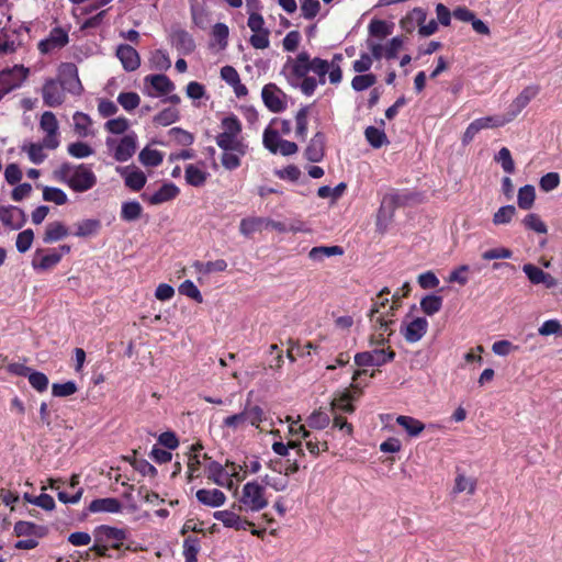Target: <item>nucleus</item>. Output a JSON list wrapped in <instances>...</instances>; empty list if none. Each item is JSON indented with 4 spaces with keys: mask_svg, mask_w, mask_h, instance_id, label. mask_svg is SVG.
I'll return each instance as SVG.
<instances>
[{
    "mask_svg": "<svg viewBox=\"0 0 562 562\" xmlns=\"http://www.w3.org/2000/svg\"><path fill=\"white\" fill-rule=\"evenodd\" d=\"M289 67L290 85L310 97L315 92L317 85H325L329 63L319 57L311 58L310 54L303 50L296 55Z\"/></svg>",
    "mask_w": 562,
    "mask_h": 562,
    "instance_id": "nucleus-1",
    "label": "nucleus"
},
{
    "mask_svg": "<svg viewBox=\"0 0 562 562\" xmlns=\"http://www.w3.org/2000/svg\"><path fill=\"white\" fill-rule=\"evenodd\" d=\"M54 176L58 181L66 183L72 191L79 193L86 192L97 184V176L85 164L74 166L64 162L54 171Z\"/></svg>",
    "mask_w": 562,
    "mask_h": 562,
    "instance_id": "nucleus-2",
    "label": "nucleus"
},
{
    "mask_svg": "<svg viewBox=\"0 0 562 562\" xmlns=\"http://www.w3.org/2000/svg\"><path fill=\"white\" fill-rule=\"evenodd\" d=\"M390 294V290L387 288H383L378 294L379 301L374 302L372 308L369 313V318L372 324V328L376 330L387 331L391 325L394 323L391 316L394 315V312L401 305L400 302V292H395L393 294V303L389 304V299H382L383 295Z\"/></svg>",
    "mask_w": 562,
    "mask_h": 562,
    "instance_id": "nucleus-3",
    "label": "nucleus"
},
{
    "mask_svg": "<svg viewBox=\"0 0 562 562\" xmlns=\"http://www.w3.org/2000/svg\"><path fill=\"white\" fill-rule=\"evenodd\" d=\"M265 486L256 481L247 482L241 490V495L233 508L238 512L258 513L268 506Z\"/></svg>",
    "mask_w": 562,
    "mask_h": 562,
    "instance_id": "nucleus-4",
    "label": "nucleus"
},
{
    "mask_svg": "<svg viewBox=\"0 0 562 562\" xmlns=\"http://www.w3.org/2000/svg\"><path fill=\"white\" fill-rule=\"evenodd\" d=\"M29 74V68L22 65H15L0 71V100L12 90L20 88Z\"/></svg>",
    "mask_w": 562,
    "mask_h": 562,
    "instance_id": "nucleus-5",
    "label": "nucleus"
},
{
    "mask_svg": "<svg viewBox=\"0 0 562 562\" xmlns=\"http://www.w3.org/2000/svg\"><path fill=\"white\" fill-rule=\"evenodd\" d=\"M40 128L45 133L43 140L46 149H56L60 144L56 115L50 111H45L40 120Z\"/></svg>",
    "mask_w": 562,
    "mask_h": 562,
    "instance_id": "nucleus-6",
    "label": "nucleus"
},
{
    "mask_svg": "<svg viewBox=\"0 0 562 562\" xmlns=\"http://www.w3.org/2000/svg\"><path fill=\"white\" fill-rule=\"evenodd\" d=\"M394 358L395 352L391 349H374L356 353L355 364L358 367H381L393 361Z\"/></svg>",
    "mask_w": 562,
    "mask_h": 562,
    "instance_id": "nucleus-7",
    "label": "nucleus"
},
{
    "mask_svg": "<svg viewBox=\"0 0 562 562\" xmlns=\"http://www.w3.org/2000/svg\"><path fill=\"white\" fill-rule=\"evenodd\" d=\"M540 91L539 86L530 85L522 89V91L508 105L507 112L505 113L508 122L514 121L520 112L535 99Z\"/></svg>",
    "mask_w": 562,
    "mask_h": 562,
    "instance_id": "nucleus-8",
    "label": "nucleus"
},
{
    "mask_svg": "<svg viewBox=\"0 0 562 562\" xmlns=\"http://www.w3.org/2000/svg\"><path fill=\"white\" fill-rule=\"evenodd\" d=\"M144 83V92L149 97L165 95L175 90L173 82L161 74L146 76Z\"/></svg>",
    "mask_w": 562,
    "mask_h": 562,
    "instance_id": "nucleus-9",
    "label": "nucleus"
},
{
    "mask_svg": "<svg viewBox=\"0 0 562 562\" xmlns=\"http://www.w3.org/2000/svg\"><path fill=\"white\" fill-rule=\"evenodd\" d=\"M69 43V35L63 27H54L50 30L48 36L42 40L37 47L41 54H49L55 49H60Z\"/></svg>",
    "mask_w": 562,
    "mask_h": 562,
    "instance_id": "nucleus-10",
    "label": "nucleus"
},
{
    "mask_svg": "<svg viewBox=\"0 0 562 562\" xmlns=\"http://www.w3.org/2000/svg\"><path fill=\"white\" fill-rule=\"evenodd\" d=\"M261 97L265 105L273 113L282 112L286 104L283 101L285 93L274 83H268L262 88Z\"/></svg>",
    "mask_w": 562,
    "mask_h": 562,
    "instance_id": "nucleus-11",
    "label": "nucleus"
},
{
    "mask_svg": "<svg viewBox=\"0 0 562 562\" xmlns=\"http://www.w3.org/2000/svg\"><path fill=\"white\" fill-rule=\"evenodd\" d=\"M61 260V254L56 248L47 250L37 249L32 259V268L35 271H48L57 266Z\"/></svg>",
    "mask_w": 562,
    "mask_h": 562,
    "instance_id": "nucleus-12",
    "label": "nucleus"
},
{
    "mask_svg": "<svg viewBox=\"0 0 562 562\" xmlns=\"http://www.w3.org/2000/svg\"><path fill=\"white\" fill-rule=\"evenodd\" d=\"M42 98L45 105L59 106L65 100L63 86L54 79H47L42 88Z\"/></svg>",
    "mask_w": 562,
    "mask_h": 562,
    "instance_id": "nucleus-13",
    "label": "nucleus"
},
{
    "mask_svg": "<svg viewBox=\"0 0 562 562\" xmlns=\"http://www.w3.org/2000/svg\"><path fill=\"white\" fill-rule=\"evenodd\" d=\"M179 193V188L175 183L168 182L164 183L159 188V190H157L153 194H149L148 192H143L140 194V198L151 205H158L176 199Z\"/></svg>",
    "mask_w": 562,
    "mask_h": 562,
    "instance_id": "nucleus-14",
    "label": "nucleus"
},
{
    "mask_svg": "<svg viewBox=\"0 0 562 562\" xmlns=\"http://www.w3.org/2000/svg\"><path fill=\"white\" fill-rule=\"evenodd\" d=\"M235 510L237 508H233L231 510H217L213 514V517L221 521L226 528H232L237 531L246 530L248 527L254 524L246 518H241Z\"/></svg>",
    "mask_w": 562,
    "mask_h": 562,
    "instance_id": "nucleus-15",
    "label": "nucleus"
},
{
    "mask_svg": "<svg viewBox=\"0 0 562 562\" xmlns=\"http://www.w3.org/2000/svg\"><path fill=\"white\" fill-rule=\"evenodd\" d=\"M60 74H70V79H63L60 85L64 91L67 90L74 95H80L83 91V87L78 76V68L74 63H63L60 65Z\"/></svg>",
    "mask_w": 562,
    "mask_h": 562,
    "instance_id": "nucleus-16",
    "label": "nucleus"
},
{
    "mask_svg": "<svg viewBox=\"0 0 562 562\" xmlns=\"http://www.w3.org/2000/svg\"><path fill=\"white\" fill-rule=\"evenodd\" d=\"M428 322L425 317H416L407 325L402 327L401 331L407 342L414 344L419 341L427 333Z\"/></svg>",
    "mask_w": 562,
    "mask_h": 562,
    "instance_id": "nucleus-17",
    "label": "nucleus"
},
{
    "mask_svg": "<svg viewBox=\"0 0 562 562\" xmlns=\"http://www.w3.org/2000/svg\"><path fill=\"white\" fill-rule=\"evenodd\" d=\"M26 221L25 213L22 209L13 205L0 207V222L4 226L19 229Z\"/></svg>",
    "mask_w": 562,
    "mask_h": 562,
    "instance_id": "nucleus-18",
    "label": "nucleus"
},
{
    "mask_svg": "<svg viewBox=\"0 0 562 562\" xmlns=\"http://www.w3.org/2000/svg\"><path fill=\"white\" fill-rule=\"evenodd\" d=\"M116 57L125 71H134L140 66V57L137 50L127 44H121L116 48Z\"/></svg>",
    "mask_w": 562,
    "mask_h": 562,
    "instance_id": "nucleus-19",
    "label": "nucleus"
},
{
    "mask_svg": "<svg viewBox=\"0 0 562 562\" xmlns=\"http://www.w3.org/2000/svg\"><path fill=\"white\" fill-rule=\"evenodd\" d=\"M408 195L404 193H400L397 191H391L386 193L381 202V206L379 210V216H389L391 217L394 213V211L403 206L407 203Z\"/></svg>",
    "mask_w": 562,
    "mask_h": 562,
    "instance_id": "nucleus-20",
    "label": "nucleus"
},
{
    "mask_svg": "<svg viewBox=\"0 0 562 562\" xmlns=\"http://www.w3.org/2000/svg\"><path fill=\"white\" fill-rule=\"evenodd\" d=\"M120 175L124 178V183L134 192L140 191L147 181L146 175L137 169L131 167L117 168Z\"/></svg>",
    "mask_w": 562,
    "mask_h": 562,
    "instance_id": "nucleus-21",
    "label": "nucleus"
},
{
    "mask_svg": "<svg viewBox=\"0 0 562 562\" xmlns=\"http://www.w3.org/2000/svg\"><path fill=\"white\" fill-rule=\"evenodd\" d=\"M325 140L326 137L323 132L314 134L304 151V156L308 161L319 162L324 158Z\"/></svg>",
    "mask_w": 562,
    "mask_h": 562,
    "instance_id": "nucleus-22",
    "label": "nucleus"
},
{
    "mask_svg": "<svg viewBox=\"0 0 562 562\" xmlns=\"http://www.w3.org/2000/svg\"><path fill=\"white\" fill-rule=\"evenodd\" d=\"M137 136L135 133H130L121 138L115 147L114 158L116 161H127L136 151Z\"/></svg>",
    "mask_w": 562,
    "mask_h": 562,
    "instance_id": "nucleus-23",
    "label": "nucleus"
},
{
    "mask_svg": "<svg viewBox=\"0 0 562 562\" xmlns=\"http://www.w3.org/2000/svg\"><path fill=\"white\" fill-rule=\"evenodd\" d=\"M13 532L19 538H44L48 533V528L31 521L20 520L15 522Z\"/></svg>",
    "mask_w": 562,
    "mask_h": 562,
    "instance_id": "nucleus-24",
    "label": "nucleus"
},
{
    "mask_svg": "<svg viewBox=\"0 0 562 562\" xmlns=\"http://www.w3.org/2000/svg\"><path fill=\"white\" fill-rule=\"evenodd\" d=\"M98 540L110 543L114 549H120L123 541L126 539V531L110 526H101L97 530Z\"/></svg>",
    "mask_w": 562,
    "mask_h": 562,
    "instance_id": "nucleus-25",
    "label": "nucleus"
},
{
    "mask_svg": "<svg viewBox=\"0 0 562 562\" xmlns=\"http://www.w3.org/2000/svg\"><path fill=\"white\" fill-rule=\"evenodd\" d=\"M171 44L182 54H191L195 49L192 35L181 29L173 30L170 35Z\"/></svg>",
    "mask_w": 562,
    "mask_h": 562,
    "instance_id": "nucleus-26",
    "label": "nucleus"
},
{
    "mask_svg": "<svg viewBox=\"0 0 562 562\" xmlns=\"http://www.w3.org/2000/svg\"><path fill=\"white\" fill-rule=\"evenodd\" d=\"M299 430L302 432L305 447L312 456L317 457L321 451L328 450V443L325 439H321L316 434L307 430L305 426H300Z\"/></svg>",
    "mask_w": 562,
    "mask_h": 562,
    "instance_id": "nucleus-27",
    "label": "nucleus"
},
{
    "mask_svg": "<svg viewBox=\"0 0 562 562\" xmlns=\"http://www.w3.org/2000/svg\"><path fill=\"white\" fill-rule=\"evenodd\" d=\"M216 144L224 151H236L239 155H246L248 150V145L239 139L236 135L220 133L216 136Z\"/></svg>",
    "mask_w": 562,
    "mask_h": 562,
    "instance_id": "nucleus-28",
    "label": "nucleus"
},
{
    "mask_svg": "<svg viewBox=\"0 0 562 562\" xmlns=\"http://www.w3.org/2000/svg\"><path fill=\"white\" fill-rule=\"evenodd\" d=\"M360 396V393L350 389H345L341 393H339L331 402V408L334 411H340L344 413H352L355 411V406L352 405V401L357 400Z\"/></svg>",
    "mask_w": 562,
    "mask_h": 562,
    "instance_id": "nucleus-29",
    "label": "nucleus"
},
{
    "mask_svg": "<svg viewBox=\"0 0 562 562\" xmlns=\"http://www.w3.org/2000/svg\"><path fill=\"white\" fill-rule=\"evenodd\" d=\"M195 496L201 504L209 507H220L226 502L225 494L217 488H201L196 492Z\"/></svg>",
    "mask_w": 562,
    "mask_h": 562,
    "instance_id": "nucleus-30",
    "label": "nucleus"
},
{
    "mask_svg": "<svg viewBox=\"0 0 562 562\" xmlns=\"http://www.w3.org/2000/svg\"><path fill=\"white\" fill-rule=\"evenodd\" d=\"M207 472L209 479L212 480L216 485L226 486L228 488L233 486L232 479H228V472L220 462L212 461L207 465Z\"/></svg>",
    "mask_w": 562,
    "mask_h": 562,
    "instance_id": "nucleus-31",
    "label": "nucleus"
},
{
    "mask_svg": "<svg viewBox=\"0 0 562 562\" xmlns=\"http://www.w3.org/2000/svg\"><path fill=\"white\" fill-rule=\"evenodd\" d=\"M427 12L422 8H414L407 15L401 20V27L405 32H413L416 26L420 27L425 23Z\"/></svg>",
    "mask_w": 562,
    "mask_h": 562,
    "instance_id": "nucleus-32",
    "label": "nucleus"
},
{
    "mask_svg": "<svg viewBox=\"0 0 562 562\" xmlns=\"http://www.w3.org/2000/svg\"><path fill=\"white\" fill-rule=\"evenodd\" d=\"M121 508V503L112 497L93 499L88 506L90 513H119Z\"/></svg>",
    "mask_w": 562,
    "mask_h": 562,
    "instance_id": "nucleus-33",
    "label": "nucleus"
},
{
    "mask_svg": "<svg viewBox=\"0 0 562 562\" xmlns=\"http://www.w3.org/2000/svg\"><path fill=\"white\" fill-rule=\"evenodd\" d=\"M68 234V228L61 222H52L46 225L43 241L52 244L67 237Z\"/></svg>",
    "mask_w": 562,
    "mask_h": 562,
    "instance_id": "nucleus-34",
    "label": "nucleus"
},
{
    "mask_svg": "<svg viewBox=\"0 0 562 562\" xmlns=\"http://www.w3.org/2000/svg\"><path fill=\"white\" fill-rule=\"evenodd\" d=\"M207 177L209 173L206 171L193 164H189L184 169L186 181L192 187H202L205 183Z\"/></svg>",
    "mask_w": 562,
    "mask_h": 562,
    "instance_id": "nucleus-35",
    "label": "nucleus"
},
{
    "mask_svg": "<svg viewBox=\"0 0 562 562\" xmlns=\"http://www.w3.org/2000/svg\"><path fill=\"white\" fill-rule=\"evenodd\" d=\"M397 425H400L408 436L411 437H417L422 434V431L425 429V424L420 420L405 415H400L396 418Z\"/></svg>",
    "mask_w": 562,
    "mask_h": 562,
    "instance_id": "nucleus-36",
    "label": "nucleus"
},
{
    "mask_svg": "<svg viewBox=\"0 0 562 562\" xmlns=\"http://www.w3.org/2000/svg\"><path fill=\"white\" fill-rule=\"evenodd\" d=\"M74 130L79 137H88L92 135L90 130L92 121L90 116L83 112H76L72 116Z\"/></svg>",
    "mask_w": 562,
    "mask_h": 562,
    "instance_id": "nucleus-37",
    "label": "nucleus"
},
{
    "mask_svg": "<svg viewBox=\"0 0 562 562\" xmlns=\"http://www.w3.org/2000/svg\"><path fill=\"white\" fill-rule=\"evenodd\" d=\"M341 255H344V249L340 246H318L310 250L308 258L313 261H322L325 257Z\"/></svg>",
    "mask_w": 562,
    "mask_h": 562,
    "instance_id": "nucleus-38",
    "label": "nucleus"
},
{
    "mask_svg": "<svg viewBox=\"0 0 562 562\" xmlns=\"http://www.w3.org/2000/svg\"><path fill=\"white\" fill-rule=\"evenodd\" d=\"M45 148H46V146L44 145V140H42V143L24 144L21 149H22V151H25L27 154L29 159L33 164L40 165L47 157V155L44 153Z\"/></svg>",
    "mask_w": 562,
    "mask_h": 562,
    "instance_id": "nucleus-39",
    "label": "nucleus"
},
{
    "mask_svg": "<svg viewBox=\"0 0 562 562\" xmlns=\"http://www.w3.org/2000/svg\"><path fill=\"white\" fill-rule=\"evenodd\" d=\"M201 549V541L198 537L189 536L183 541V557L186 562H198V553Z\"/></svg>",
    "mask_w": 562,
    "mask_h": 562,
    "instance_id": "nucleus-40",
    "label": "nucleus"
},
{
    "mask_svg": "<svg viewBox=\"0 0 562 562\" xmlns=\"http://www.w3.org/2000/svg\"><path fill=\"white\" fill-rule=\"evenodd\" d=\"M143 207L137 201H127L122 203L121 218L125 222L137 221L142 216Z\"/></svg>",
    "mask_w": 562,
    "mask_h": 562,
    "instance_id": "nucleus-41",
    "label": "nucleus"
},
{
    "mask_svg": "<svg viewBox=\"0 0 562 562\" xmlns=\"http://www.w3.org/2000/svg\"><path fill=\"white\" fill-rule=\"evenodd\" d=\"M192 267L199 273L210 274L212 272L225 271L227 268V262L224 259H217L215 261L207 262L194 261Z\"/></svg>",
    "mask_w": 562,
    "mask_h": 562,
    "instance_id": "nucleus-42",
    "label": "nucleus"
},
{
    "mask_svg": "<svg viewBox=\"0 0 562 562\" xmlns=\"http://www.w3.org/2000/svg\"><path fill=\"white\" fill-rule=\"evenodd\" d=\"M442 307V297L435 294H428L420 300V310L426 315H435Z\"/></svg>",
    "mask_w": 562,
    "mask_h": 562,
    "instance_id": "nucleus-43",
    "label": "nucleus"
},
{
    "mask_svg": "<svg viewBox=\"0 0 562 562\" xmlns=\"http://www.w3.org/2000/svg\"><path fill=\"white\" fill-rule=\"evenodd\" d=\"M536 198L535 187L526 184L518 190L517 203L522 210L532 207Z\"/></svg>",
    "mask_w": 562,
    "mask_h": 562,
    "instance_id": "nucleus-44",
    "label": "nucleus"
},
{
    "mask_svg": "<svg viewBox=\"0 0 562 562\" xmlns=\"http://www.w3.org/2000/svg\"><path fill=\"white\" fill-rule=\"evenodd\" d=\"M364 136H366V139L368 140V143L373 148H380L383 145L389 143L384 131H382L378 127H374V126H368L364 131Z\"/></svg>",
    "mask_w": 562,
    "mask_h": 562,
    "instance_id": "nucleus-45",
    "label": "nucleus"
},
{
    "mask_svg": "<svg viewBox=\"0 0 562 562\" xmlns=\"http://www.w3.org/2000/svg\"><path fill=\"white\" fill-rule=\"evenodd\" d=\"M138 159L146 167H157L162 162L164 156L157 149H150L148 147H145L139 153Z\"/></svg>",
    "mask_w": 562,
    "mask_h": 562,
    "instance_id": "nucleus-46",
    "label": "nucleus"
},
{
    "mask_svg": "<svg viewBox=\"0 0 562 562\" xmlns=\"http://www.w3.org/2000/svg\"><path fill=\"white\" fill-rule=\"evenodd\" d=\"M330 423V417L327 413L323 411H315L306 418V426L312 429L323 430Z\"/></svg>",
    "mask_w": 562,
    "mask_h": 562,
    "instance_id": "nucleus-47",
    "label": "nucleus"
},
{
    "mask_svg": "<svg viewBox=\"0 0 562 562\" xmlns=\"http://www.w3.org/2000/svg\"><path fill=\"white\" fill-rule=\"evenodd\" d=\"M369 34L380 40L385 38L392 33V25L384 20H372L368 26Z\"/></svg>",
    "mask_w": 562,
    "mask_h": 562,
    "instance_id": "nucleus-48",
    "label": "nucleus"
},
{
    "mask_svg": "<svg viewBox=\"0 0 562 562\" xmlns=\"http://www.w3.org/2000/svg\"><path fill=\"white\" fill-rule=\"evenodd\" d=\"M23 498L30 503V504H33V505H36L45 510H53L55 508V501L54 498L48 495V494H45V493H42L41 495L38 496H33L29 493H25L23 495Z\"/></svg>",
    "mask_w": 562,
    "mask_h": 562,
    "instance_id": "nucleus-49",
    "label": "nucleus"
},
{
    "mask_svg": "<svg viewBox=\"0 0 562 562\" xmlns=\"http://www.w3.org/2000/svg\"><path fill=\"white\" fill-rule=\"evenodd\" d=\"M473 122L476 124V126L480 130L501 127V126H504L505 124L509 123L508 119L506 117L505 114L480 117V119L474 120Z\"/></svg>",
    "mask_w": 562,
    "mask_h": 562,
    "instance_id": "nucleus-50",
    "label": "nucleus"
},
{
    "mask_svg": "<svg viewBox=\"0 0 562 562\" xmlns=\"http://www.w3.org/2000/svg\"><path fill=\"white\" fill-rule=\"evenodd\" d=\"M376 82V76L374 74H360L352 78L351 87L355 91H364Z\"/></svg>",
    "mask_w": 562,
    "mask_h": 562,
    "instance_id": "nucleus-51",
    "label": "nucleus"
},
{
    "mask_svg": "<svg viewBox=\"0 0 562 562\" xmlns=\"http://www.w3.org/2000/svg\"><path fill=\"white\" fill-rule=\"evenodd\" d=\"M101 227L99 220L88 218L83 220L77 225L76 236L87 237L98 233Z\"/></svg>",
    "mask_w": 562,
    "mask_h": 562,
    "instance_id": "nucleus-52",
    "label": "nucleus"
},
{
    "mask_svg": "<svg viewBox=\"0 0 562 562\" xmlns=\"http://www.w3.org/2000/svg\"><path fill=\"white\" fill-rule=\"evenodd\" d=\"M244 411L246 414V419L251 426L258 427L259 424L263 420V409L258 405H251L249 400H247Z\"/></svg>",
    "mask_w": 562,
    "mask_h": 562,
    "instance_id": "nucleus-53",
    "label": "nucleus"
},
{
    "mask_svg": "<svg viewBox=\"0 0 562 562\" xmlns=\"http://www.w3.org/2000/svg\"><path fill=\"white\" fill-rule=\"evenodd\" d=\"M278 131L267 127L263 132V146L272 154H277L279 150V144L281 142Z\"/></svg>",
    "mask_w": 562,
    "mask_h": 562,
    "instance_id": "nucleus-54",
    "label": "nucleus"
},
{
    "mask_svg": "<svg viewBox=\"0 0 562 562\" xmlns=\"http://www.w3.org/2000/svg\"><path fill=\"white\" fill-rule=\"evenodd\" d=\"M43 199L57 205H64L68 200L67 194L61 189L55 187H45L43 189Z\"/></svg>",
    "mask_w": 562,
    "mask_h": 562,
    "instance_id": "nucleus-55",
    "label": "nucleus"
},
{
    "mask_svg": "<svg viewBox=\"0 0 562 562\" xmlns=\"http://www.w3.org/2000/svg\"><path fill=\"white\" fill-rule=\"evenodd\" d=\"M117 102L125 111L131 112L139 105L140 98L136 92H121Z\"/></svg>",
    "mask_w": 562,
    "mask_h": 562,
    "instance_id": "nucleus-56",
    "label": "nucleus"
},
{
    "mask_svg": "<svg viewBox=\"0 0 562 562\" xmlns=\"http://www.w3.org/2000/svg\"><path fill=\"white\" fill-rule=\"evenodd\" d=\"M307 116H308V106L301 108L295 115V134L297 137L305 139L307 135Z\"/></svg>",
    "mask_w": 562,
    "mask_h": 562,
    "instance_id": "nucleus-57",
    "label": "nucleus"
},
{
    "mask_svg": "<svg viewBox=\"0 0 562 562\" xmlns=\"http://www.w3.org/2000/svg\"><path fill=\"white\" fill-rule=\"evenodd\" d=\"M476 490V482L473 479L467 477L463 474H458L454 482L453 492L462 493L468 492L470 495L474 494Z\"/></svg>",
    "mask_w": 562,
    "mask_h": 562,
    "instance_id": "nucleus-58",
    "label": "nucleus"
},
{
    "mask_svg": "<svg viewBox=\"0 0 562 562\" xmlns=\"http://www.w3.org/2000/svg\"><path fill=\"white\" fill-rule=\"evenodd\" d=\"M516 214L514 205H505L497 210L493 215V223L495 225L508 224Z\"/></svg>",
    "mask_w": 562,
    "mask_h": 562,
    "instance_id": "nucleus-59",
    "label": "nucleus"
},
{
    "mask_svg": "<svg viewBox=\"0 0 562 562\" xmlns=\"http://www.w3.org/2000/svg\"><path fill=\"white\" fill-rule=\"evenodd\" d=\"M179 119V112L175 108H167L159 112L155 117L154 122L161 126H168Z\"/></svg>",
    "mask_w": 562,
    "mask_h": 562,
    "instance_id": "nucleus-60",
    "label": "nucleus"
},
{
    "mask_svg": "<svg viewBox=\"0 0 562 562\" xmlns=\"http://www.w3.org/2000/svg\"><path fill=\"white\" fill-rule=\"evenodd\" d=\"M67 151L70 156L79 159L89 157L93 154L92 147L83 142H75L69 144Z\"/></svg>",
    "mask_w": 562,
    "mask_h": 562,
    "instance_id": "nucleus-61",
    "label": "nucleus"
},
{
    "mask_svg": "<svg viewBox=\"0 0 562 562\" xmlns=\"http://www.w3.org/2000/svg\"><path fill=\"white\" fill-rule=\"evenodd\" d=\"M494 159L502 165L505 172L513 173L515 171V164L507 147L501 148Z\"/></svg>",
    "mask_w": 562,
    "mask_h": 562,
    "instance_id": "nucleus-62",
    "label": "nucleus"
},
{
    "mask_svg": "<svg viewBox=\"0 0 562 562\" xmlns=\"http://www.w3.org/2000/svg\"><path fill=\"white\" fill-rule=\"evenodd\" d=\"M179 293L194 300L198 303L203 302V296L200 290L191 280H186L180 284Z\"/></svg>",
    "mask_w": 562,
    "mask_h": 562,
    "instance_id": "nucleus-63",
    "label": "nucleus"
},
{
    "mask_svg": "<svg viewBox=\"0 0 562 562\" xmlns=\"http://www.w3.org/2000/svg\"><path fill=\"white\" fill-rule=\"evenodd\" d=\"M33 239L34 233L30 228L19 233L15 241L18 251L21 254L26 252L31 248Z\"/></svg>",
    "mask_w": 562,
    "mask_h": 562,
    "instance_id": "nucleus-64",
    "label": "nucleus"
}]
</instances>
